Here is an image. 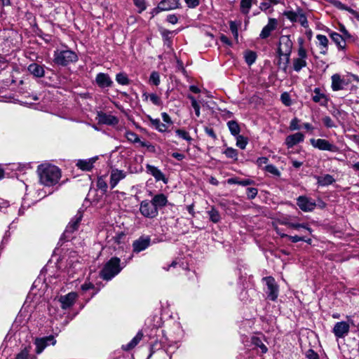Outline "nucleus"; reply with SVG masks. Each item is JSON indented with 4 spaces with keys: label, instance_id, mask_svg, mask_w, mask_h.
<instances>
[{
    "label": "nucleus",
    "instance_id": "obj_1",
    "mask_svg": "<svg viewBox=\"0 0 359 359\" xmlns=\"http://www.w3.org/2000/svg\"><path fill=\"white\" fill-rule=\"evenodd\" d=\"M37 172L40 183L46 187L55 185L61 177L60 168L50 163L39 165L37 168Z\"/></svg>",
    "mask_w": 359,
    "mask_h": 359
},
{
    "label": "nucleus",
    "instance_id": "obj_2",
    "mask_svg": "<svg viewBox=\"0 0 359 359\" xmlns=\"http://www.w3.org/2000/svg\"><path fill=\"white\" fill-rule=\"evenodd\" d=\"M124 266H121V259L116 257H111L100 272V277L104 280H110L118 275Z\"/></svg>",
    "mask_w": 359,
    "mask_h": 359
},
{
    "label": "nucleus",
    "instance_id": "obj_3",
    "mask_svg": "<svg viewBox=\"0 0 359 359\" xmlns=\"http://www.w3.org/2000/svg\"><path fill=\"white\" fill-rule=\"evenodd\" d=\"M77 60L76 53L69 49L57 50L54 53V62L58 65L66 66Z\"/></svg>",
    "mask_w": 359,
    "mask_h": 359
},
{
    "label": "nucleus",
    "instance_id": "obj_4",
    "mask_svg": "<svg viewBox=\"0 0 359 359\" xmlns=\"http://www.w3.org/2000/svg\"><path fill=\"white\" fill-rule=\"evenodd\" d=\"M139 210L142 215L147 218L153 219L158 215V210H156L151 201H142Z\"/></svg>",
    "mask_w": 359,
    "mask_h": 359
},
{
    "label": "nucleus",
    "instance_id": "obj_5",
    "mask_svg": "<svg viewBox=\"0 0 359 359\" xmlns=\"http://www.w3.org/2000/svg\"><path fill=\"white\" fill-rule=\"evenodd\" d=\"M292 41L289 36H282L279 40V46L278 48V53L279 56H286L287 62L289 60V56L292 52Z\"/></svg>",
    "mask_w": 359,
    "mask_h": 359
},
{
    "label": "nucleus",
    "instance_id": "obj_6",
    "mask_svg": "<svg viewBox=\"0 0 359 359\" xmlns=\"http://www.w3.org/2000/svg\"><path fill=\"white\" fill-rule=\"evenodd\" d=\"M262 280L267 287L266 291L267 297L271 301H276L278 296V285L275 279L272 276H266L263 278Z\"/></svg>",
    "mask_w": 359,
    "mask_h": 359
},
{
    "label": "nucleus",
    "instance_id": "obj_7",
    "mask_svg": "<svg viewBox=\"0 0 359 359\" xmlns=\"http://www.w3.org/2000/svg\"><path fill=\"white\" fill-rule=\"evenodd\" d=\"M83 217L81 212L79 211L76 215L71 219L69 223L66 227V229L63 233V236L66 239H69L72 237V234L78 230L79 224Z\"/></svg>",
    "mask_w": 359,
    "mask_h": 359
},
{
    "label": "nucleus",
    "instance_id": "obj_8",
    "mask_svg": "<svg viewBox=\"0 0 359 359\" xmlns=\"http://www.w3.org/2000/svg\"><path fill=\"white\" fill-rule=\"evenodd\" d=\"M310 142L313 147L322 151H329L332 152H337L339 151L337 146L330 143L325 139H311Z\"/></svg>",
    "mask_w": 359,
    "mask_h": 359
},
{
    "label": "nucleus",
    "instance_id": "obj_9",
    "mask_svg": "<svg viewBox=\"0 0 359 359\" xmlns=\"http://www.w3.org/2000/svg\"><path fill=\"white\" fill-rule=\"evenodd\" d=\"M350 326L348 323L341 321L337 323L333 327V333L337 338H344L349 332Z\"/></svg>",
    "mask_w": 359,
    "mask_h": 359
},
{
    "label": "nucleus",
    "instance_id": "obj_10",
    "mask_svg": "<svg viewBox=\"0 0 359 359\" xmlns=\"http://www.w3.org/2000/svg\"><path fill=\"white\" fill-rule=\"evenodd\" d=\"M151 239L149 236H141L133 243V252L139 253L146 250L150 245Z\"/></svg>",
    "mask_w": 359,
    "mask_h": 359
},
{
    "label": "nucleus",
    "instance_id": "obj_11",
    "mask_svg": "<svg viewBox=\"0 0 359 359\" xmlns=\"http://www.w3.org/2000/svg\"><path fill=\"white\" fill-rule=\"evenodd\" d=\"M297 204L304 212L312 211L316 207V203L313 200L302 196L297 198Z\"/></svg>",
    "mask_w": 359,
    "mask_h": 359
},
{
    "label": "nucleus",
    "instance_id": "obj_12",
    "mask_svg": "<svg viewBox=\"0 0 359 359\" xmlns=\"http://www.w3.org/2000/svg\"><path fill=\"white\" fill-rule=\"evenodd\" d=\"M77 294L75 292H69L66 295L60 296L59 297V302L61 304V307L63 309L70 308L74 304Z\"/></svg>",
    "mask_w": 359,
    "mask_h": 359
},
{
    "label": "nucleus",
    "instance_id": "obj_13",
    "mask_svg": "<svg viewBox=\"0 0 359 359\" xmlns=\"http://www.w3.org/2000/svg\"><path fill=\"white\" fill-rule=\"evenodd\" d=\"M97 118L100 123L108 126H115L118 123V118L116 116L102 111L98 112Z\"/></svg>",
    "mask_w": 359,
    "mask_h": 359
},
{
    "label": "nucleus",
    "instance_id": "obj_14",
    "mask_svg": "<svg viewBox=\"0 0 359 359\" xmlns=\"http://www.w3.org/2000/svg\"><path fill=\"white\" fill-rule=\"evenodd\" d=\"M48 342L51 343L53 345H55L56 343V340L54 339L53 336H49L47 337L36 339V353L38 354L41 353L44 350V348L48 346Z\"/></svg>",
    "mask_w": 359,
    "mask_h": 359
},
{
    "label": "nucleus",
    "instance_id": "obj_15",
    "mask_svg": "<svg viewBox=\"0 0 359 359\" xmlns=\"http://www.w3.org/2000/svg\"><path fill=\"white\" fill-rule=\"evenodd\" d=\"M126 177V173L123 170L113 169L110 175V187L114 189L118 183Z\"/></svg>",
    "mask_w": 359,
    "mask_h": 359
},
{
    "label": "nucleus",
    "instance_id": "obj_16",
    "mask_svg": "<svg viewBox=\"0 0 359 359\" xmlns=\"http://www.w3.org/2000/svg\"><path fill=\"white\" fill-rule=\"evenodd\" d=\"M304 140V135L302 133H296L288 135L285 141L287 148H292L294 145L302 142Z\"/></svg>",
    "mask_w": 359,
    "mask_h": 359
},
{
    "label": "nucleus",
    "instance_id": "obj_17",
    "mask_svg": "<svg viewBox=\"0 0 359 359\" xmlns=\"http://www.w3.org/2000/svg\"><path fill=\"white\" fill-rule=\"evenodd\" d=\"M95 82L100 88H109L113 84V81L107 74L99 73L95 78Z\"/></svg>",
    "mask_w": 359,
    "mask_h": 359
},
{
    "label": "nucleus",
    "instance_id": "obj_18",
    "mask_svg": "<svg viewBox=\"0 0 359 359\" xmlns=\"http://www.w3.org/2000/svg\"><path fill=\"white\" fill-rule=\"evenodd\" d=\"M332 79V89L334 91H338L344 89L347 83L341 76L338 74H334L331 77Z\"/></svg>",
    "mask_w": 359,
    "mask_h": 359
},
{
    "label": "nucleus",
    "instance_id": "obj_19",
    "mask_svg": "<svg viewBox=\"0 0 359 359\" xmlns=\"http://www.w3.org/2000/svg\"><path fill=\"white\" fill-rule=\"evenodd\" d=\"M27 70L36 78H42L45 75L43 66L35 62L30 64L27 67Z\"/></svg>",
    "mask_w": 359,
    "mask_h": 359
},
{
    "label": "nucleus",
    "instance_id": "obj_20",
    "mask_svg": "<svg viewBox=\"0 0 359 359\" xmlns=\"http://www.w3.org/2000/svg\"><path fill=\"white\" fill-rule=\"evenodd\" d=\"M277 26V21L275 19H269L268 24L262 29L259 37L261 39H266L270 35L272 31L276 29Z\"/></svg>",
    "mask_w": 359,
    "mask_h": 359
},
{
    "label": "nucleus",
    "instance_id": "obj_21",
    "mask_svg": "<svg viewBox=\"0 0 359 359\" xmlns=\"http://www.w3.org/2000/svg\"><path fill=\"white\" fill-rule=\"evenodd\" d=\"M158 4L163 11L174 10L180 7L179 0H161Z\"/></svg>",
    "mask_w": 359,
    "mask_h": 359
},
{
    "label": "nucleus",
    "instance_id": "obj_22",
    "mask_svg": "<svg viewBox=\"0 0 359 359\" xmlns=\"http://www.w3.org/2000/svg\"><path fill=\"white\" fill-rule=\"evenodd\" d=\"M151 201L156 208V210H158V209L162 208L165 207L168 203V198L166 196L163 194H158L155 195L152 199Z\"/></svg>",
    "mask_w": 359,
    "mask_h": 359
},
{
    "label": "nucleus",
    "instance_id": "obj_23",
    "mask_svg": "<svg viewBox=\"0 0 359 359\" xmlns=\"http://www.w3.org/2000/svg\"><path fill=\"white\" fill-rule=\"evenodd\" d=\"M147 172L151 175L156 181L165 182V176L163 173L156 167L147 164L146 165Z\"/></svg>",
    "mask_w": 359,
    "mask_h": 359
},
{
    "label": "nucleus",
    "instance_id": "obj_24",
    "mask_svg": "<svg viewBox=\"0 0 359 359\" xmlns=\"http://www.w3.org/2000/svg\"><path fill=\"white\" fill-rule=\"evenodd\" d=\"M264 340V337H260L257 336H252L250 340L251 344L255 346V348H259L262 353H266L268 351V348L263 342Z\"/></svg>",
    "mask_w": 359,
    "mask_h": 359
},
{
    "label": "nucleus",
    "instance_id": "obj_25",
    "mask_svg": "<svg viewBox=\"0 0 359 359\" xmlns=\"http://www.w3.org/2000/svg\"><path fill=\"white\" fill-rule=\"evenodd\" d=\"M320 91L319 88H314V95L312 97V100L314 102L320 103L322 106H325L327 102V98L326 95Z\"/></svg>",
    "mask_w": 359,
    "mask_h": 359
},
{
    "label": "nucleus",
    "instance_id": "obj_26",
    "mask_svg": "<svg viewBox=\"0 0 359 359\" xmlns=\"http://www.w3.org/2000/svg\"><path fill=\"white\" fill-rule=\"evenodd\" d=\"M319 186L325 187L332 184L335 182L334 178L329 174L316 177Z\"/></svg>",
    "mask_w": 359,
    "mask_h": 359
},
{
    "label": "nucleus",
    "instance_id": "obj_27",
    "mask_svg": "<svg viewBox=\"0 0 359 359\" xmlns=\"http://www.w3.org/2000/svg\"><path fill=\"white\" fill-rule=\"evenodd\" d=\"M143 334L142 332H138L135 337L127 344L122 346V349L124 351H130L135 347L138 343L142 340Z\"/></svg>",
    "mask_w": 359,
    "mask_h": 359
},
{
    "label": "nucleus",
    "instance_id": "obj_28",
    "mask_svg": "<svg viewBox=\"0 0 359 359\" xmlns=\"http://www.w3.org/2000/svg\"><path fill=\"white\" fill-rule=\"evenodd\" d=\"M329 35L339 48L344 49L345 48L346 42L341 34L335 32H330Z\"/></svg>",
    "mask_w": 359,
    "mask_h": 359
},
{
    "label": "nucleus",
    "instance_id": "obj_29",
    "mask_svg": "<svg viewBox=\"0 0 359 359\" xmlns=\"http://www.w3.org/2000/svg\"><path fill=\"white\" fill-rule=\"evenodd\" d=\"M257 4V0H241L240 11L243 14L248 15L252 6Z\"/></svg>",
    "mask_w": 359,
    "mask_h": 359
},
{
    "label": "nucleus",
    "instance_id": "obj_30",
    "mask_svg": "<svg viewBox=\"0 0 359 359\" xmlns=\"http://www.w3.org/2000/svg\"><path fill=\"white\" fill-rule=\"evenodd\" d=\"M125 136L127 138V140L130 142L140 143V144L143 147H149L147 142L141 141L140 139L139 138V136L132 131H127L126 133Z\"/></svg>",
    "mask_w": 359,
    "mask_h": 359
},
{
    "label": "nucleus",
    "instance_id": "obj_31",
    "mask_svg": "<svg viewBox=\"0 0 359 359\" xmlns=\"http://www.w3.org/2000/svg\"><path fill=\"white\" fill-rule=\"evenodd\" d=\"M316 39H318L319 42V45L320 46V53L325 55L328 50V39L326 36L323 34H318L316 36Z\"/></svg>",
    "mask_w": 359,
    "mask_h": 359
},
{
    "label": "nucleus",
    "instance_id": "obj_32",
    "mask_svg": "<svg viewBox=\"0 0 359 359\" xmlns=\"http://www.w3.org/2000/svg\"><path fill=\"white\" fill-rule=\"evenodd\" d=\"M95 159L79 160L76 163V166L82 170H90L93 168Z\"/></svg>",
    "mask_w": 359,
    "mask_h": 359
},
{
    "label": "nucleus",
    "instance_id": "obj_33",
    "mask_svg": "<svg viewBox=\"0 0 359 359\" xmlns=\"http://www.w3.org/2000/svg\"><path fill=\"white\" fill-rule=\"evenodd\" d=\"M226 125L231 135L236 137L239 135L241 132V128L237 121L234 120L229 121Z\"/></svg>",
    "mask_w": 359,
    "mask_h": 359
},
{
    "label": "nucleus",
    "instance_id": "obj_34",
    "mask_svg": "<svg viewBox=\"0 0 359 359\" xmlns=\"http://www.w3.org/2000/svg\"><path fill=\"white\" fill-rule=\"evenodd\" d=\"M151 126L161 133L165 132L167 130V126L165 123L161 122L158 118H152L151 116H148Z\"/></svg>",
    "mask_w": 359,
    "mask_h": 359
},
{
    "label": "nucleus",
    "instance_id": "obj_35",
    "mask_svg": "<svg viewBox=\"0 0 359 359\" xmlns=\"http://www.w3.org/2000/svg\"><path fill=\"white\" fill-rule=\"evenodd\" d=\"M306 65V60L298 57L293 59V69L297 72H299L303 67H305Z\"/></svg>",
    "mask_w": 359,
    "mask_h": 359
},
{
    "label": "nucleus",
    "instance_id": "obj_36",
    "mask_svg": "<svg viewBox=\"0 0 359 359\" xmlns=\"http://www.w3.org/2000/svg\"><path fill=\"white\" fill-rule=\"evenodd\" d=\"M257 58V54L255 52L252 50H248L245 53V60L248 65H252L255 63Z\"/></svg>",
    "mask_w": 359,
    "mask_h": 359
},
{
    "label": "nucleus",
    "instance_id": "obj_37",
    "mask_svg": "<svg viewBox=\"0 0 359 359\" xmlns=\"http://www.w3.org/2000/svg\"><path fill=\"white\" fill-rule=\"evenodd\" d=\"M235 137L236 140V146L241 149H245L248 143V139L241 135H238Z\"/></svg>",
    "mask_w": 359,
    "mask_h": 359
},
{
    "label": "nucleus",
    "instance_id": "obj_38",
    "mask_svg": "<svg viewBox=\"0 0 359 359\" xmlns=\"http://www.w3.org/2000/svg\"><path fill=\"white\" fill-rule=\"evenodd\" d=\"M143 96L145 97L146 99L149 98L150 101L156 106H160L162 104L161 100L160 97H158L157 95L154 93L151 94H147L144 93Z\"/></svg>",
    "mask_w": 359,
    "mask_h": 359
},
{
    "label": "nucleus",
    "instance_id": "obj_39",
    "mask_svg": "<svg viewBox=\"0 0 359 359\" xmlns=\"http://www.w3.org/2000/svg\"><path fill=\"white\" fill-rule=\"evenodd\" d=\"M208 214L210 217V219L214 222L217 223L220 220V215L217 210L215 208H212L208 212Z\"/></svg>",
    "mask_w": 359,
    "mask_h": 359
},
{
    "label": "nucleus",
    "instance_id": "obj_40",
    "mask_svg": "<svg viewBox=\"0 0 359 359\" xmlns=\"http://www.w3.org/2000/svg\"><path fill=\"white\" fill-rule=\"evenodd\" d=\"M223 154L226 155V156L229 158H231L234 161L238 159V151L236 149L232 147H227L224 151Z\"/></svg>",
    "mask_w": 359,
    "mask_h": 359
},
{
    "label": "nucleus",
    "instance_id": "obj_41",
    "mask_svg": "<svg viewBox=\"0 0 359 359\" xmlns=\"http://www.w3.org/2000/svg\"><path fill=\"white\" fill-rule=\"evenodd\" d=\"M116 81L121 85L129 84V79L124 73H118L116 76Z\"/></svg>",
    "mask_w": 359,
    "mask_h": 359
},
{
    "label": "nucleus",
    "instance_id": "obj_42",
    "mask_svg": "<svg viewBox=\"0 0 359 359\" xmlns=\"http://www.w3.org/2000/svg\"><path fill=\"white\" fill-rule=\"evenodd\" d=\"M188 98L191 100V106L194 109V111H195V114H196V116L197 117H199L200 116V105L197 102V101L196 100L195 97L192 95H189L188 96Z\"/></svg>",
    "mask_w": 359,
    "mask_h": 359
},
{
    "label": "nucleus",
    "instance_id": "obj_43",
    "mask_svg": "<svg viewBox=\"0 0 359 359\" xmlns=\"http://www.w3.org/2000/svg\"><path fill=\"white\" fill-rule=\"evenodd\" d=\"M264 170L272 174L274 176H276V177L280 176V172L278 170V169L275 165H273L272 164L266 165L264 168Z\"/></svg>",
    "mask_w": 359,
    "mask_h": 359
},
{
    "label": "nucleus",
    "instance_id": "obj_44",
    "mask_svg": "<svg viewBox=\"0 0 359 359\" xmlns=\"http://www.w3.org/2000/svg\"><path fill=\"white\" fill-rule=\"evenodd\" d=\"M175 133L180 138L187 142H191L192 140V138L191 137L189 134L184 130L177 129L176 130Z\"/></svg>",
    "mask_w": 359,
    "mask_h": 359
},
{
    "label": "nucleus",
    "instance_id": "obj_45",
    "mask_svg": "<svg viewBox=\"0 0 359 359\" xmlns=\"http://www.w3.org/2000/svg\"><path fill=\"white\" fill-rule=\"evenodd\" d=\"M285 224L290 228L298 229L299 228H304L308 230L309 232L311 231V229L304 224L293 223V222H285Z\"/></svg>",
    "mask_w": 359,
    "mask_h": 359
},
{
    "label": "nucleus",
    "instance_id": "obj_46",
    "mask_svg": "<svg viewBox=\"0 0 359 359\" xmlns=\"http://www.w3.org/2000/svg\"><path fill=\"white\" fill-rule=\"evenodd\" d=\"M135 6L138 8V12L142 13L146 8V0H133Z\"/></svg>",
    "mask_w": 359,
    "mask_h": 359
},
{
    "label": "nucleus",
    "instance_id": "obj_47",
    "mask_svg": "<svg viewBox=\"0 0 359 359\" xmlns=\"http://www.w3.org/2000/svg\"><path fill=\"white\" fill-rule=\"evenodd\" d=\"M149 81L155 86H158L160 83V76L157 72H153L149 77Z\"/></svg>",
    "mask_w": 359,
    "mask_h": 359
},
{
    "label": "nucleus",
    "instance_id": "obj_48",
    "mask_svg": "<svg viewBox=\"0 0 359 359\" xmlns=\"http://www.w3.org/2000/svg\"><path fill=\"white\" fill-rule=\"evenodd\" d=\"M302 12L296 13L294 11H288L285 13L287 18H288L292 22H297L298 18Z\"/></svg>",
    "mask_w": 359,
    "mask_h": 359
},
{
    "label": "nucleus",
    "instance_id": "obj_49",
    "mask_svg": "<svg viewBox=\"0 0 359 359\" xmlns=\"http://www.w3.org/2000/svg\"><path fill=\"white\" fill-rule=\"evenodd\" d=\"M280 100H281L282 102L287 107H289L292 104V100H291L290 96L286 92L281 94Z\"/></svg>",
    "mask_w": 359,
    "mask_h": 359
},
{
    "label": "nucleus",
    "instance_id": "obj_50",
    "mask_svg": "<svg viewBox=\"0 0 359 359\" xmlns=\"http://www.w3.org/2000/svg\"><path fill=\"white\" fill-rule=\"evenodd\" d=\"M30 348L25 347L16 355L15 359H28Z\"/></svg>",
    "mask_w": 359,
    "mask_h": 359
},
{
    "label": "nucleus",
    "instance_id": "obj_51",
    "mask_svg": "<svg viewBox=\"0 0 359 359\" xmlns=\"http://www.w3.org/2000/svg\"><path fill=\"white\" fill-rule=\"evenodd\" d=\"M97 187L99 189L103 191L104 192L107 191V184L102 177L98 178L97 182Z\"/></svg>",
    "mask_w": 359,
    "mask_h": 359
},
{
    "label": "nucleus",
    "instance_id": "obj_52",
    "mask_svg": "<svg viewBox=\"0 0 359 359\" xmlns=\"http://www.w3.org/2000/svg\"><path fill=\"white\" fill-rule=\"evenodd\" d=\"M323 122L327 128H332L336 127V125L330 116H325L323 118Z\"/></svg>",
    "mask_w": 359,
    "mask_h": 359
},
{
    "label": "nucleus",
    "instance_id": "obj_53",
    "mask_svg": "<svg viewBox=\"0 0 359 359\" xmlns=\"http://www.w3.org/2000/svg\"><path fill=\"white\" fill-rule=\"evenodd\" d=\"M258 190L256 188H248L247 189V196L249 199H253L257 195Z\"/></svg>",
    "mask_w": 359,
    "mask_h": 359
},
{
    "label": "nucleus",
    "instance_id": "obj_54",
    "mask_svg": "<svg viewBox=\"0 0 359 359\" xmlns=\"http://www.w3.org/2000/svg\"><path fill=\"white\" fill-rule=\"evenodd\" d=\"M297 54H298V58L306 60L307 52H306V50L304 48V46L302 45L299 46V47L298 48Z\"/></svg>",
    "mask_w": 359,
    "mask_h": 359
},
{
    "label": "nucleus",
    "instance_id": "obj_55",
    "mask_svg": "<svg viewBox=\"0 0 359 359\" xmlns=\"http://www.w3.org/2000/svg\"><path fill=\"white\" fill-rule=\"evenodd\" d=\"M299 120L297 118H294L290 124V129L291 130H297L300 129V126L299 125Z\"/></svg>",
    "mask_w": 359,
    "mask_h": 359
},
{
    "label": "nucleus",
    "instance_id": "obj_56",
    "mask_svg": "<svg viewBox=\"0 0 359 359\" xmlns=\"http://www.w3.org/2000/svg\"><path fill=\"white\" fill-rule=\"evenodd\" d=\"M297 22H299L301 24V25L305 28L307 27L309 25L306 17L303 13H300Z\"/></svg>",
    "mask_w": 359,
    "mask_h": 359
},
{
    "label": "nucleus",
    "instance_id": "obj_57",
    "mask_svg": "<svg viewBox=\"0 0 359 359\" xmlns=\"http://www.w3.org/2000/svg\"><path fill=\"white\" fill-rule=\"evenodd\" d=\"M306 356L308 359H319L318 354L313 349H309L306 353Z\"/></svg>",
    "mask_w": 359,
    "mask_h": 359
},
{
    "label": "nucleus",
    "instance_id": "obj_58",
    "mask_svg": "<svg viewBox=\"0 0 359 359\" xmlns=\"http://www.w3.org/2000/svg\"><path fill=\"white\" fill-rule=\"evenodd\" d=\"M282 237H287L292 243H297L299 241H305L304 237L299 236H287L286 234H283Z\"/></svg>",
    "mask_w": 359,
    "mask_h": 359
},
{
    "label": "nucleus",
    "instance_id": "obj_59",
    "mask_svg": "<svg viewBox=\"0 0 359 359\" xmlns=\"http://www.w3.org/2000/svg\"><path fill=\"white\" fill-rule=\"evenodd\" d=\"M184 1L187 4V6L190 8H196L200 3L199 0H184Z\"/></svg>",
    "mask_w": 359,
    "mask_h": 359
},
{
    "label": "nucleus",
    "instance_id": "obj_60",
    "mask_svg": "<svg viewBox=\"0 0 359 359\" xmlns=\"http://www.w3.org/2000/svg\"><path fill=\"white\" fill-rule=\"evenodd\" d=\"M167 21L172 25H175L178 22V18L175 14H170L167 16Z\"/></svg>",
    "mask_w": 359,
    "mask_h": 359
},
{
    "label": "nucleus",
    "instance_id": "obj_61",
    "mask_svg": "<svg viewBox=\"0 0 359 359\" xmlns=\"http://www.w3.org/2000/svg\"><path fill=\"white\" fill-rule=\"evenodd\" d=\"M230 30L235 36V38L238 37V27L236 24L234 22H230Z\"/></svg>",
    "mask_w": 359,
    "mask_h": 359
},
{
    "label": "nucleus",
    "instance_id": "obj_62",
    "mask_svg": "<svg viewBox=\"0 0 359 359\" xmlns=\"http://www.w3.org/2000/svg\"><path fill=\"white\" fill-rule=\"evenodd\" d=\"M205 132L208 136L211 137L214 140L217 139V135L212 128L205 127Z\"/></svg>",
    "mask_w": 359,
    "mask_h": 359
},
{
    "label": "nucleus",
    "instance_id": "obj_63",
    "mask_svg": "<svg viewBox=\"0 0 359 359\" xmlns=\"http://www.w3.org/2000/svg\"><path fill=\"white\" fill-rule=\"evenodd\" d=\"M269 161V158L267 157H259L257 159V164L258 166H262V165L266 164Z\"/></svg>",
    "mask_w": 359,
    "mask_h": 359
},
{
    "label": "nucleus",
    "instance_id": "obj_64",
    "mask_svg": "<svg viewBox=\"0 0 359 359\" xmlns=\"http://www.w3.org/2000/svg\"><path fill=\"white\" fill-rule=\"evenodd\" d=\"M271 6V3H269V1L267 0H266L265 1L262 2L260 4L259 8L262 11H265L267 9H269Z\"/></svg>",
    "mask_w": 359,
    "mask_h": 359
}]
</instances>
